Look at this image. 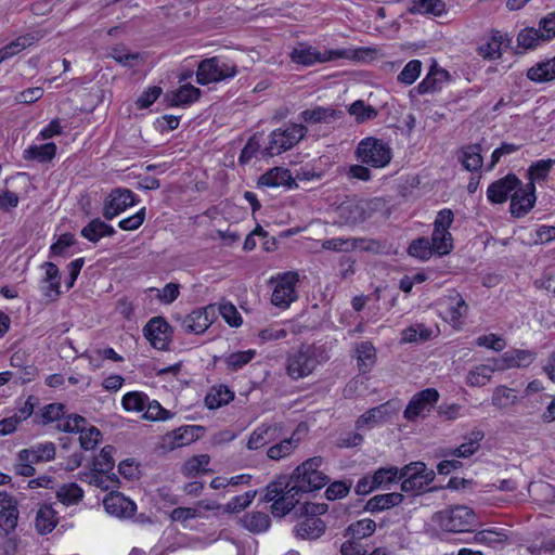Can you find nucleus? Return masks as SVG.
<instances>
[{
  "label": "nucleus",
  "mask_w": 555,
  "mask_h": 555,
  "mask_svg": "<svg viewBox=\"0 0 555 555\" xmlns=\"http://www.w3.org/2000/svg\"><path fill=\"white\" fill-rule=\"evenodd\" d=\"M323 459L314 456L301 463L292 474L288 481L284 482L282 499L289 503L291 509L299 503V495L323 488L328 482V477L319 470Z\"/></svg>",
  "instance_id": "nucleus-1"
},
{
  "label": "nucleus",
  "mask_w": 555,
  "mask_h": 555,
  "mask_svg": "<svg viewBox=\"0 0 555 555\" xmlns=\"http://www.w3.org/2000/svg\"><path fill=\"white\" fill-rule=\"evenodd\" d=\"M327 359L328 357L322 346L302 344L296 351L288 353L286 373L295 380L305 378Z\"/></svg>",
  "instance_id": "nucleus-2"
},
{
  "label": "nucleus",
  "mask_w": 555,
  "mask_h": 555,
  "mask_svg": "<svg viewBox=\"0 0 555 555\" xmlns=\"http://www.w3.org/2000/svg\"><path fill=\"white\" fill-rule=\"evenodd\" d=\"M437 526L447 532H470L478 526V517L473 508L455 505L435 513L433 517Z\"/></svg>",
  "instance_id": "nucleus-3"
},
{
  "label": "nucleus",
  "mask_w": 555,
  "mask_h": 555,
  "mask_svg": "<svg viewBox=\"0 0 555 555\" xmlns=\"http://www.w3.org/2000/svg\"><path fill=\"white\" fill-rule=\"evenodd\" d=\"M356 156L361 163L373 168H384L390 163L392 151L382 139L369 137L359 142Z\"/></svg>",
  "instance_id": "nucleus-4"
},
{
  "label": "nucleus",
  "mask_w": 555,
  "mask_h": 555,
  "mask_svg": "<svg viewBox=\"0 0 555 555\" xmlns=\"http://www.w3.org/2000/svg\"><path fill=\"white\" fill-rule=\"evenodd\" d=\"M237 74L235 63L214 56L203 60L197 67L196 81L199 85L219 82L234 77Z\"/></svg>",
  "instance_id": "nucleus-5"
},
{
  "label": "nucleus",
  "mask_w": 555,
  "mask_h": 555,
  "mask_svg": "<svg viewBox=\"0 0 555 555\" xmlns=\"http://www.w3.org/2000/svg\"><path fill=\"white\" fill-rule=\"evenodd\" d=\"M299 511L300 515H307L308 517L295 526L294 532L296 537L307 540H313L321 537L325 531V524L322 519L318 518L317 515L325 513L326 505L305 503L300 506Z\"/></svg>",
  "instance_id": "nucleus-6"
},
{
  "label": "nucleus",
  "mask_w": 555,
  "mask_h": 555,
  "mask_svg": "<svg viewBox=\"0 0 555 555\" xmlns=\"http://www.w3.org/2000/svg\"><path fill=\"white\" fill-rule=\"evenodd\" d=\"M307 133L304 125L293 124L285 129H275L270 134L268 146L262 150L263 156L280 155L295 146Z\"/></svg>",
  "instance_id": "nucleus-7"
},
{
  "label": "nucleus",
  "mask_w": 555,
  "mask_h": 555,
  "mask_svg": "<svg viewBox=\"0 0 555 555\" xmlns=\"http://www.w3.org/2000/svg\"><path fill=\"white\" fill-rule=\"evenodd\" d=\"M299 282L297 272H285L276 276L271 302L282 309L288 308L297 299L296 285Z\"/></svg>",
  "instance_id": "nucleus-8"
},
{
  "label": "nucleus",
  "mask_w": 555,
  "mask_h": 555,
  "mask_svg": "<svg viewBox=\"0 0 555 555\" xmlns=\"http://www.w3.org/2000/svg\"><path fill=\"white\" fill-rule=\"evenodd\" d=\"M439 400V392L435 388H426L415 393L406 405L403 415L413 422L417 417H425Z\"/></svg>",
  "instance_id": "nucleus-9"
},
{
  "label": "nucleus",
  "mask_w": 555,
  "mask_h": 555,
  "mask_svg": "<svg viewBox=\"0 0 555 555\" xmlns=\"http://www.w3.org/2000/svg\"><path fill=\"white\" fill-rule=\"evenodd\" d=\"M343 55L339 51H324L320 52L314 47L306 43L297 44L291 52L289 57L292 62L302 65L311 66L315 63H325L327 61L336 60Z\"/></svg>",
  "instance_id": "nucleus-10"
},
{
  "label": "nucleus",
  "mask_w": 555,
  "mask_h": 555,
  "mask_svg": "<svg viewBox=\"0 0 555 555\" xmlns=\"http://www.w3.org/2000/svg\"><path fill=\"white\" fill-rule=\"evenodd\" d=\"M137 203L135 194L129 189L117 188L107 195L103 206V217L107 220L125 211Z\"/></svg>",
  "instance_id": "nucleus-11"
},
{
  "label": "nucleus",
  "mask_w": 555,
  "mask_h": 555,
  "mask_svg": "<svg viewBox=\"0 0 555 555\" xmlns=\"http://www.w3.org/2000/svg\"><path fill=\"white\" fill-rule=\"evenodd\" d=\"M144 336L158 350H166L171 340L170 325L160 317L152 318L145 325Z\"/></svg>",
  "instance_id": "nucleus-12"
},
{
  "label": "nucleus",
  "mask_w": 555,
  "mask_h": 555,
  "mask_svg": "<svg viewBox=\"0 0 555 555\" xmlns=\"http://www.w3.org/2000/svg\"><path fill=\"white\" fill-rule=\"evenodd\" d=\"M103 506L109 515L120 518H131L135 511V503L117 491L109 492L103 500Z\"/></svg>",
  "instance_id": "nucleus-13"
},
{
  "label": "nucleus",
  "mask_w": 555,
  "mask_h": 555,
  "mask_svg": "<svg viewBox=\"0 0 555 555\" xmlns=\"http://www.w3.org/2000/svg\"><path fill=\"white\" fill-rule=\"evenodd\" d=\"M535 204V186L529 182L525 188H517L511 196V214L520 218L527 215Z\"/></svg>",
  "instance_id": "nucleus-14"
},
{
  "label": "nucleus",
  "mask_w": 555,
  "mask_h": 555,
  "mask_svg": "<svg viewBox=\"0 0 555 555\" xmlns=\"http://www.w3.org/2000/svg\"><path fill=\"white\" fill-rule=\"evenodd\" d=\"M214 315L212 306L196 309L182 319L181 326L186 333L202 334L210 326Z\"/></svg>",
  "instance_id": "nucleus-15"
},
{
  "label": "nucleus",
  "mask_w": 555,
  "mask_h": 555,
  "mask_svg": "<svg viewBox=\"0 0 555 555\" xmlns=\"http://www.w3.org/2000/svg\"><path fill=\"white\" fill-rule=\"evenodd\" d=\"M520 185V180L513 173L492 182L487 190V197L493 204L504 203L511 192Z\"/></svg>",
  "instance_id": "nucleus-16"
},
{
  "label": "nucleus",
  "mask_w": 555,
  "mask_h": 555,
  "mask_svg": "<svg viewBox=\"0 0 555 555\" xmlns=\"http://www.w3.org/2000/svg\"><path fill=\"white\" fill-rule=\"evenodd\" d=\"M44 278L42 279L41 291L46 298L55 300L60 296L61 273L57 266L53 262H44L42 264Z\"/></svg>",
  "instance_id": "nucleus-17"
},
{
  "label": "nucleus",
  "mask_w": 555,
  "mask_h": 555,
  "mask_svg": "<svg viewBox=\"0 0 555 555\" xmlns=\"http://www.w3.org/2000/svg\"><path fill=\"white\" fill-rule=\"evenodd\" d=\"M55 456V444L46 442L36 444L29 449H23L18 452V461L25 462H49Z\"/></svg>",
  "instance_id": "nucleus-18"
},
{
  "label": "nucleus",
  "mask_w": 555,
  "mask_h": 555,
  "mask_svg": "<svg viewBox=\"0 0 555 555\" xmlns=\"http://www.w3.org/2000/svg\"><path fill=\"white\" fill-rule=\"evenodd\" d=\"M343 116L341 111L332 107L317 106L313 108L305 109L300 114V119L307 124H328L333 120L339 119Z\"/></svg>",
  "instance_id": "nucleus-19"
},
{
  "label": "nucleus",
  "mask_w": 555,
  "mask_h": 555,
  "mask_svg": "<svg viewBox=\"0 0 555 555\" xmlns=\"http://www.w3.org/2000/svg\"><path fill=\"white\" fill-rule=\"evenodd\" d=\"M403 501V495L399 492H390L385 494H377L371 498L364 509L370 513H378L399 505Z\"/></svg>",
  "instance_id": "nucleus-20"
},
{
  "label": "nucleus",
  "mask_w": 555,
  "mask_h": 555,
  "mask_svg": "<svg viewBox=\"0 0 555 555\" xmlns=\"http://www.w3.org/2000/svg\"><path fill=\"white\" fill-rule=\"evenodd\" d=\"M278 438L275 425H260L249 436L246 447L249 450H258Z\"/></svg>",
  "instance_id": "nucleus-21"
},
{
  "label": "nucleus",
  "mask_w": 555,
  "mask_h": 555,
  "mask_svg": "<svg viewBox=\"0 0 555 555\" xmlns=\"http://www.w3.org/2000/svg\"><path fill=\"white\" fill-rule=\"evenodd\" d=\"M449 79V73L446 69L431 67L427 76L415 87L418 94L435 92L440 89L441 83Z\"/></svg>",
  "instance_id": "nucleus-22"
},
{
  "label": "nucleus",
  "mask_w": 555,
  "mask_h": 555,
  "mask_svg": "<svg viewBox=\"0 0 555 555\" xmlns=\"http://www.w3.org/2000/svg\"><path fill=\"white\" fill-rule=\"evenodd\" d=\"M483 437L485 434L482 430L474 429L465 436V442L451 450L448 454L456 457H469L479 450L480 441L483 439Z\"/></svg>",
  "instance_id": "nucleus-23"
},
{
  "label": "nucleus",
  "mask_w": 555,
  "mask_h": 555,
  "mask_svg": "<svg viewBox=\"0 0 555 555\" xmlns=\"http://www.w3.org/2000/svg\"><path fill=\"white\" fill-rule=\"evenodd\" d=\"M56 155V145L52 142L40 145H30L23 152L25 160H34L40 164L51 162Z\"/></svg>",
  "instance_id": "nucleus-24"
},
{
  "label": "nucleus",
  "mask_w": 555,
  "mask_h": 555,
  "mask_svg": "<svg viewBox=\"0 0 555 555\" xmlns=\"http://www.w3.org/2000/svg\"><path fill=\"white\" fill-rule=\"evenodd\" d=\"M56 515V511H54L51 505H41L37 512L35 519L36 530L40 534L50 533L57 525Z\"/></svg>",
  "instance_id": "nucleus-25"
},
{
  "label": "nucleus",
  "mask_w": 555,
  "mask_h": 555,
  "mask_svg": "<svg viewBox=\"0 0 555 555\" xmlns=\"http://www.w3.org/2000/svg\"><path fill=\"white\" fill-rule=\"evenodd\" d=\"M201 90L191 83L181 86L171 95L167 94V99L171 106H184L194 103L198 100Z\"/></svg>",
  "instance_id": "nucleus-26"
},
{
  "label": "nucleus",
  "mask_w": 555,
  "mask_h": 555,
  "mask_svg": "<svg viewBox=\"0 0 555 555\" xmlns=\"http://www.w3.org/2000/svg\"><path fill=\"white\" fill-rule=\"evenodd\" d=\"M114 233V228L102 221L100 218L91 220L81 230V235L92 243L99 242L104 236H112Z\"/></svg>",
  "instance_id": "nucleus-27"
},
{
  "label": "nucleus",
  "mask_w": 555,
  "mask_h": 555,
  "mask_svg": "<svg viewBox=\"0 0 555 555\" xmlns=\"http://www.w3.org/2000/svg\"><path fill=\"white\" fill-rule=\"evenodd\" d=\"M527 77L534 82L542 83L555 79V56L546 62H541L530 67Z\"/></svg>",
  "instance_id": "nucleus-28"
},
{
  "label": "nucleus",
  "mask_w": 555,
  "mask_h": 555,
  "mask_svg": "<svg viewBox=\"0 0 555 555\" xmlns=\"http://www.w3.org/2000/svg\"><path fill=\"white\" fill-rule=\"evenodd\" d=\"M259 183L264 186H291L292 183H294V179L288 169L275 167L262 175L259 179Z\"/></svg>",
  "instance_id": "nucleus-29"
},
{
  "label": "nucleus",
  "mask_w": 555,
  "mask_h": 555,
  "mask_svg": "<svg viewBox=\"0 0 555 555\" xmlns=\"http://www.w3.org/2000/svg\"><path fill=\"white\" fill-rule=\"evenodd\" d=\"M234 399V392L224 385L214 387L205 397V404L208 409H218L228 404Z\"/></svg>",
  "instance_id": "nucleus-30"
},
{
  "label": "nucleus",
  "mask_w": 555,
  "mask_h": 555,
  "mask_svg": "<svg viewBox=\"0 0 555 555\" xmlns=\"http://www.w3.org/2000/svg\"><path fill=\"white\" fill-rule=\"evenodd\" d=\"M271 519L267 513L253 512L242 518V525L253 533H261L269 529Z\"/></svg>",
  "instance_id": "nucleus-31"
},
{
  "label": "nucleus",
  "mask_w": 555,
  "mask_h": 555,
  "mask_svg": "<svg viewBox=\"0 0 555 555\" xmlns=\"http://www.w3.org/2000/svg\"><path fill=\"white\" fill-rule=\"evenodd\" d=\"M518 402L515 390L507 386L500 385L493 389L491 403L499 410H505Z\"/></svg>",
  "instance_id": "nucleus-32"
},
{
  "label": "nucleus",
  "mask_w": 555,
  "mask_h": 555,
  "mask_svg": "<svg viewBox=\"0 0 555 555\" xmlns=\"http://www.w3.org/2000/svg\"><path fill=\"white\" fill-rule=\"evenodd\" d=\"M494 372L492 364H479L468 372L466 383L470 387H482L491 380Z\"/></svg>",
  "instance_id": "nucleus-33"
},
{
  "label": "nucleus",
  "mask_w": 555,
  "mask_h": 555,
  "mask_svg": "<svg viewBox=\"0 0 555 555\" xmlns=\"http://www.w3.org/2000/svg\"><path fill=\"white\" fill-rule=\"evenodd\" d=\"M356 352L359 370L362 373L371 371L376 358L374 346L369 341H362L357 346Z\"/></svg>",
  "instance_id": "nucleus-34"
},
{
  "label": "nucleus",
  "mask_w": 555,
  "mask_h": 555,
  "mask_svg": "<svg viewBox=\"0 0 555 555\" xmlns=\"http://www.w3.org/2000/svg\"><path fill=\"white\" fill-rule=\"evenodd\" d=\"M465 169L475 171L482 166L481 146L473 144L462 149V157L460 158Z\"/></svg>",
  "instance_id": "nucleus-35"
},
{
  "label": "nucleus",
  "mask_w": 555,
  "mask_h": 555,
  "mask_svg": "<svg viewBox=\"0 0 555 555\" xmlns=\"http://www.w3.org/2000/svg\"><path fill=\"white\" fill-rule=\"evenodd\" d=\"M435 479V472L429 470L424 475L415 476V473H411L410 478L402 480L401 490L404 492H418L422 491Z\"/></svg>",
  "instance_id": "nucleus-36"
},
{
  "label": "nucleus",
  "mask_w": 555,
  "mask_h": 555,
  "mask_svg": "<svg viewBox=\"0 0 555 555\" xmlns=\"http://www.w3.org/2000/svg\"><path fill=\"white\" fill-rule=\"evenodd\" d=\"M446 11V4L442 0H416L410 9L414 14H433L440 16Z\"/></svg>",
  "instance_id": "nucleus-37"
},
{
  "label": "nucleus",
  "mask_w": 555,
  "mask_h": 555,
  "mask_svg": "<svg viewBox=\"0 0 555 555\" xmlns=\"http://www.w3.org/2000/svg\"><path fill=\"white\" fill-rule=\"evenodd\" d=\"M452 241V235L449 231L434 229L430 243L436 254L440 256L448 255L453 248Z\"/></svg>",
  "instance_id": "nucleus-38"
},
{
  "label": "nucleus",
  "mask_w": 555,
  "mask_h": 555,
  "mask_svg": "<svg viewBox=\"0 0 555 555\" xmlns=\"http://www.w3.org/2000/svg\"><path fill=\"white\" fill-rule=\"evenodd\" d=\"M474 541L496 548L501 547L507 541V535L493 529H486L477 532L474 535Z\"/></svg>",
  "instance_id": "nucleus-39"
},
{
  "label": "nucleus",
  "mask_w": 555,
  "mask_h": 555,
  "mask_svg": "<svg viewBox=\"0 0 555 555\" xmlns=\"http://www.w3.org/2000/svg\"><path fill=\"white\" fill-rule=\"evenodd\" d=\"M56 498L65 505L79 503L83 498V490L77 483H67L60 487Z\"/></svg>",
  "instance_id": "nucleus-40"
},
{
  "label": "nucleus",
  "mask_w": 555,
  "mask_h": 555,
  "mask_svg": "<svg viewBox=\"0 0 555 555\" xmlns=\"http://www.w3.org/2000/svg\"><path fill=\"white\" fill-rule=\"evenodd\" d=\"M376 524L370 518L360 519L349 525L347 532L353 540H362L374 533Z\"/></svg>",
  "instance_id": "nucleus-41"
},
{
  "label": "nucleus",
  "mask_w": 555,
  "mask_h": 555,
  "mask_svg": "<svg viewBox=\"0 0 555 555\" xmlns=\"http://www.w3.org/2000/svg\"><path fill=\"white\" fill-rule=\"evenodd\" d=\"M433 331L422 323L414 324L402 332L404 343H424L430 339Z\"/></svg>",
  "instance_id": "nucleus-42"
},
{
  "label": "nucleus",
  "mask_w": 555,
  "mask_h": 555,
  "mask_svg": "<svg viewBox=\"0 0 555 555\" xmlns=\"http://www.w3.org/2000/svg\"><path fill=\"white\" fill-rule=\"evenodd\" d=\"M505 40V36L496 31L491 37L490 41L479 47V54L485 59L496 60L501 56V46Z\"/></svg>",
  "instance_id": "nucleus-43"
},
{
  "label": "nucleus",
  "mask_w": 555,
  "mask_h": 555,
  "mask_svg": "<svg viewBox=\"0 0 555 555\" xmlns=\"http://www.w3.org/2000/svg\"><path fill=\"white\" fill-rule=\"evenodd\" d=\"M348 112L350 115L354 116L359 124L372 120L378 115V112L372 105H366L362 100L353 102L349 106Z\"/></svg>",
  "instance_id": "nucleus-44"
},
{
  "label": "nucleus",
  "mask_w": 555,
  "mask_h": 555,
  "mask_svg": "<svg viewBox=\"0 0 555 555\" xmlns=\"http://www.w3.org/2000/svg\"><path fill=\"white\" fill-rule=\"evenodd\" d=\"M339 217L344 224H357L366 219L364 209L356 204L340 206Z\"/></svg>",
  "instance_id": "nucleus-45"
},
{
  "label": "nucleus",
  "mask_w": 555,
  "mask_h": 555,
  "mask_svg": "<svg viewBox=\"0 0 555 555\" xmlns=\"http://www.w3.org/2000/svg\"><path fill=\"white\" fill-rule=\"evenodd\" d=\"M108 56L114 59L120 65L129 67L134 66L135 62L142 60V55L140 53H132L124 46H115L111 48Z\"/></svg>",
  "instance_id": "nucleus-46"
},
{
  "label": "nucleus",
  "mask_w": 555,
  "mask_h": 555,
  "mask_svg": "<svg viewBox=\"0 0 555 555\" xmlns=\"http://www.w3.org/2000/svg\"><path fill=\"white\" fill-rule=\"evenodd\" d=\"M385 416L384 405L373 408L363 413L356 422L357 429L372 428Z\"/></svg>",
  "instance_id": "nucleus-47"
},
{
  "label": "nucleus",
  "mask_w": 555,
  "mask_h": 555,
  "mask_svg": "<svg viewBox=\"0 0 555 555\" xmlns=\"http://www.w3.org/2000/svg\"><path fill=\"white\" fill-rule=\"evenodd\" d=\"M199 429L198 426H184L173 430L169 438H172L171 448H179L191 443L195 440V433Z\"/></svg>",
  "instance_id": "nucleus-48"
},
{
  "label": "nucleus",
  "mask_w": 555,
  "mask_h": 555,
  "mask_svg": "<svg viewBox=\"0 0 555 555\" xmlns=\"http://www.w3.org/2000/svg\"><path fill=\"white\" fill-rule=\"evenodd\" d=\"M210 457L207 454H199L189 459L182 466L181 473L185 477H194L209 464Z\"/></svg>",
  "instance_id": "nucleus-49"
},
{
  "label": "nucleus",
  "mask_w": 555,
  "mask_h": 555,
  "mask_svg": "<svg viewBox=\"0 0 555 555\" xmlns=\"http://www.w3.org/2000/svg\"><path fill=\"white\" fill-rule=\"evenodd\" d=\"M86 425L87 424H81L80 429L78 430L80 434V446L85 450H92L100 441L101 431L94 426L86 427Z\"/></svg>",
  "instance_id": "nucleus-50"
},
{
  "label": "nucleus",
  "mask_w": 555,
  "mask_h": 555,
  "mask_svg": "<svg viewBox=\"0 0 555 555\" xmlns=\"http://www.w3.org/2000/svg\"><path fill=\"white\" fill-rule=\"evenodd\" d=\"M408 253L410 256L418 258L421 260H427L430 258L431 254L435 253L434 248L431 246V243L426 237H421L417 240H414L409 248Z\"/></svg>",
  "instance_id": "nucleus-51"
},
{
  "label": "nucleus",
  "mask_w": 555,
  "mask_h": 555,
  "mask_svg": "<svg viewBox=\"0 0 555 555\" xmlns=\"http://www.w3.org/2000/svg\"><path fill=\"white\" fill-rule=\"evenodd\" d=\"M149 397L139 391H131L122 397V406L127 411L141 412L145 410Z\"/></svg>",
  "instance_id": "nucleus-52"
},
{
  "label": "nucleus",
  "mask_w": 555,
  "mask_h": 555,
  "mask_svg": "<svg viewBox=\"0 0 555 555\" xmlns=\"http://www.w3.org/2000/svg\"><path fill=\"white\" fill-rule=\"evenodd\" d=\"M517 41L524 49H534L540 42L545 41L544 37H541V31L538 28L528 27L522 29L518 36Z\"/></svg>",
  "instance_id": "nucleus-53"
},
{
  "label": "nucleus",
  "mask_w": 555,
  "mask_h": 555,
  "mask_svg": "<svg viewBox=\"0 0 555 555\" xmlns=\"http://www.w3.org/2000/svg\"><path fill=\"white\" fill-rule=\"evenodd\" d=\"M257 494V490H249L241 495L232 498L225 505L224 512L238 513L250 505Z\"/></svg>",
  "instance_id": "nucleus-54"
},
{
  "label": "nucleus",
  "mask_w": 555,
  "mask_h": 555,
  "mask_svg": "<svg viewBox=\"0 0 555 555\" xmlns=\"http://www.w3.org/2000/svg\"><path fill=\"white\" fill-rule=\"evenodd\" d=\"M37 39V36H35L34 34H26L20 36L15 40L4 46L2 50L4 51V54H7L10 59L15 54L20 53L21 51H23L24 49H26L27 47L34 44Z\"/></svg>",
  "instance_id": "nucleus-55"
},
{
  "label": "nucleus",
  "mask_w": 555,
  "mask_h": 555,
  "mask_svg": "<svg viewBox=\"0 0 555 555\" xmlns=\"http://www.w3.org/2000/svg\"><path fill=\"white\" fill-rule=\"evenodd\" d=\"M114 448L105 446L93 461V468L100 473H109L114 467Z\"/></svg>",
  "instance_id": "nucleus-56"
},
{
  "label": "nucleus",
  "mask_w": 555,
  "mask_h": 555,
  "mask_svg": "<svg viewBox=\"0 0 555 555\" xmlns=\"http://www.w3.org/2000/svg\"><path fill=\"white\" fill-rule=\"evenodd\" d=\"M359 240L334 237L322 242V247L327 250L350 251L357 248Z\"/></svg>",
  "instance_id": "nucleus-57"
},
{
  "label": "nucleus",
  "mask_w": 555,
  "mask_h": 555,
  "mask_svg": "<svg viewBox=\"0 0 555 555\" xmlns=\"http://www.w3.org/2000/svg\"><path fill=\"white\" fill-rule=\"evenodd\" d=\"M422 62L418 60L410 61L398 75V81L404 85H412L420 76Z\"/></svg>",
  "instance_id": "nucleus-58"
},
{
  "label": "nucleus",
  "mask_w": 555,
  "mask_h": 555,
  "mask_svg": "<svg viewBox=\"0 0 555 555\" xmlns=\"http://www.w3.org/2000/svg\"><path fill=\"white\" fill-rule=\"evenodd\" d=\"M89 483L103 490H108L109 488L118 487V479L115 476H109L108 473H100L93 468L89 475Z\"/></svg>",
  "instance_id": "nucleus-59"
},
{
  "label": "nucleus",
  "mask_w": 555,
  "mask_h": 555,
  "mask_svg": "<svg viewBox=\"0 0 555 555\" xmlns=\"http://www.w3.org/2000/svg\"><path fill=\"white\" fill-rule=\"evenodd\" d=\"M296 448V443L293 438L284 439L280 443L270 447L267 451V455L271 460H281L289 455Z\"/></svg>",
  "instance_id": "nucleus-60"
},
{
  "label": "nucleus",
  "mask_w": 555,
  "mask_h": 555,
  "mask_svg": "<svg viewBox=\"0 0 555 555\" xmlns=\"http://www.w3.org/2000/svg\"><path fill=\"white\" fill-rule=\"evenodd\" d=\"M18 509L17 507L4 508L0 511V529L8 534L17 526Z\"/></svg>",
  "instance_id": "nucleus-61"
},
{
  "label": "nucleus",
  "mask_w": 555,
  "mask_h": 555,
  "mask_svg": "<svg viewBox=\"0 0 555 555\" xmlns=\"http://www.w3.org/2000/svg\"><path fill=\"white\" fill-rule=\"evenodd\" d=\"M554 164V159H541L532 164L529 168L530 182H533L534 180H544Z\"/></svg>",
  "instance_id": "nucleus-62"
},
{
  "label": "nucleus",
  "mask_w": 555,
  "mask_h": 555,
  "mask_svg": "<svg viewBox=\"0 0 555 555\" xmlns=\"http://www.w3.org/2000/svg\"><path fill=\"white\" fill-rule=\"evenodd\" d=\"M375 485L378 487L388 486L399 479V469L397 467H382L373 475Z\"/></svg>",
  "instance_id": "nucleus-63"
},
{
  "label": "nucleus",
  "mask_w": 555,
  "mask_h": 555,
  "mask_svg": "<svg viewBox=\"0 0 555 555\" xmlns=\"http://www.w3.org/2000/svg\"><path fill=\"white\" fill-rule=\"evenodd\" d=\"M219 312L230 326L238 327L242 324V317L233 304H221Z\"/></svg>",
  "instance_id": "nucleus-64"
}]
</instances>
